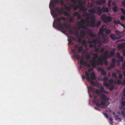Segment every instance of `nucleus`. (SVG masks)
Instances as JSON below:
<instances>
[{
  "label": "nucleus",
  "mask_w": 125,
  "mask_h": 125,
  "mask_svg": "<svg viewBox=\"0 0 125 125\" xmlns=\"http://www.w3.org/2000/svg\"><path fill=\"white\" fill-rule=\"evenodd\" d=\"M105 25H103L101 28L100 29L99 33L101 35V36H100L97 37L96 39L93 40L90 42L94 43V44H99V46H101L102 45V43H107L109 42V40L108 38L104 34V31L106 29V27Z\"/></svg>",
  "instance_id": "f257e3e1"
},
{
  "label": "nucleus",
  "mask_w": 125,
  "mask_h": 125,
  "mask_svg": "<svg viewBox=\"0 0 125 125\" xmlns=\"http://www.w3.org/2000/svg\"><path fill=\"white\" fill-rule=\"evenodd\" d=\"M62 19L64 21H66V19L68 20V18H66L64 17H58L55 19L53 23V26L55 28H58L60 31L63 33L66 32V30L64 29V27L65 26L66 28L70 27L66 23L62 25L61 23V20Z\"/></svg>",
  "instance_id": "f03ea898"
},
{
  "label": "nucleus",
  "mask_w": 125,
  "mask_h": 125,
  "mask_svg": "<svg viewBox=\"0 0 125 125\" xmlns=\"http://www.w3.org/2000/svg\"><path fill=\"white\" fill-rule=\"evenodd\" d=\"M85 20L86 22V26L89 27L97 28L99 27L101 24V22L100 21H99L96 23L95 18H93V16L91 17H86Z\"/></svg>",
  "instance_id": "7ed1b4c3"
},
{
  "label": "nucleus",
  "mask_w": 125,
  "mask_h": 125,
  "mask_svg": "<svg viewBox=\"0 0 125 125\" xmlns=\"http://www.w3.org/2000/svg\"><path fill=\"white\" fill-rule=\"evenodd\" d=\"M100 97L101 98L102 101L101 102V104L98 102L96 100H94L93 101V103L95 104L98 107L100 106L101 105L102 106L101 107L103 108H105L107 107L106 103L108 102V100L110 99L109 98L106 97V95L103 93L101 94Z\"/></svg>",
  "instance_id": "20e7f679"
},
{
  "label": "nucleus",
  "mask_w": 125,
  "mask_h": 125,
  "mask_svg": "<svg viewBox=\"0 0 125 125\" xmlns=\"http://www.w3.org/2000/svg\"><path fill=\"white\" fill-rule=\"evenodd\" d=\"M109 58V52L108 51H106L104 54L102 55V58L103 60L104 61V64L106 65H107L108 62L107 61L108 58Z\"/></svg>",
  "instance_id": "39448f33"
},
{
  "label": "nucleus",
  "mask_w": 125,
  "mask_h": 125,
  "mask_svg": "<svg viewBox=\"0 0 125 125\" xmlns=\"http://www.w3.org/2000/svg\"><path fill=\"white\" fill-rule=\"evenodd\" d=\"M102 60H103L102 58L101 55V57L98 58L97 60H96L95 62H92V60H91L90 61V63L92 66L95 68L97 65H102L103 64Z\"/></svg>",
  "instance_id": "423d86ee"
},
{
  "label": "nucleus",
  "mask_w": 125,
  "mask_h": 125,
  "mask_svg": "<svg viewBox=\"0 0 125 125\" xmlns=\"http://www.w3.org/2000/svg\"><path fill=\"white\" fill-rule=\"evenodd\" d=\"M104 23L111 22L112 20V17L110 16H107L105 14H103L101 17Z\"/></svg>",
  "instance_id": "0eeeda50"
},
{
  "label": "nucleus",
  "mask_w": 125,
  "mask_h": 125,
  "mask_svg": "<svg viewBox=\"0 0 125 125\" xmlns=\"http://www.w3.org/2000/svg\"><path fill=\"white\" fill-rule=\"evenodd\" d=\"M77 23L79 29L83 28L85 30L87 28L86 26V23L84 19H81L80 21L78 22Z\"/></svg>",
  "instance_id": "6e6552de"
},
{
  "label": "nucleus",
  "mask_w": 125,
  "mask_h": 125,
  "mask_svg": "<svg viewBox=\"0 0 125 125\" xmlns=\"http://www.w3.org/2000/svg\"><path fill=\"white\" fill-rule=\"evenodd\" d=\"M85 73L86 75V78L87 81L88 82H90L92 84L94 85H95V82L90 80L89 75L88 72L86 71L85 72Z\"/></svg>",
  "instance_id": "1a4fd4ad"
},
{
  "label": "nucleus",
  "mask_w": 125,
  "mask_h": 125,
  "mask_svg": "<svg viewBox=\"0 0 125 125\" xmlns=\"http://www.w3.org/2000/svg\"><path fill=\"white\" fill-rule=\"evenodd\" d=\"M115 33L117 36L120 38L123 36L125 34L123 32V31L121 32L116 30L115 31Z\"/></svg>",
  "instance_id": "9d476101"
},
{
  "label": "nucleus",
  "mask_w": 125,
  "mask_h": 125,
  "mask_svg": "<svg viewBox=\"0 0 125 125\" xmlns=\"http://www.w3.org/2000/svg\"><path fill=\"white\" fill-rule=\"evenodd\" d=\"M97 70L98 71H100L101 72L102 74L103 75H106L107 73L106 72L104 71L103 68L102 67H98Z\"/></svg>",
  "instance_id": "9b49d317"
},
{
  "label": "nucleus",
  "mask_w": 125,
  "mask_h": 125,
  "mask_svg": "<svg viewBox=\"0 0 125 125\" xmlns=\"http://www.w3.org/2000/svg\"><path fill=\"white\" fill-rule=\"evenodd\" d=\"M114 22L117 26H118V24H120L125 29V25L123 23H121L120 21L119 20L117 21L116 20H114Z\"/></svg>",
  "instance_id": "f8f14e48"
},
{
  "label": "nucleus",
  "mask_w": 125,
  "mask_h": 125,
  "mask_svg": "<svg viewBox=\"0 0 125 125\" xmlns=\"http://www.w3.org/2000/svg\"><path fill=\"white\" fill-rule=\"evenodd\" d=\"M96 7H95L94 8H92L91 9L89 10L88 11L90 12V13L91 14H93L94 13H96Z\"/></svg>",
  "instance_id": "ddd939ff"
},
{
  "label": "nucleus",
  "mask_w": 125,
  "mask_h": 125,
  "mask_svg": "<svg viewBox=\"0 0 125 125\" xmlns=\"http://www.w3.org/2000/svg\"><path fill=\"white\" fill-rule=\"evenodd\" d=\"M97 11L98 15L100 16L102 13V10L99 6H97Z\"/></svg>",
  "instance_id": "4468645a"
},
{
  "label": "nucleus",
  "mask_w": 125,
  "mask_h": 125,
  "mask_svg": "<svg viewBox=\"0 0 125 125\" xmlns=\"http://www.w3.org/2000/svg\"><path fill=\"white\" fill-rule=\"evenodd\" d=\"M80 63L81 64H82L84 66H86L87 64L86 62L83 61V59L82 58L81 59Z\"/></svg>",
  "instance_id": "2eb2a0df"
},
{
  "label": "nucleus",
  "mask_w": 125,
  "mask_h": 125,
  "mask_svg": "<svg viewBox=\"0 0 125 125\" xmlns=\"http://www.w3.org/2000/svg\"><path fill=\"white\" fill-rule=\"evenodd\" d=\"M102 11L104 12H108L109 11L108 8L107 7H105L104 6L102 7Z\"/></svg>",
  "instance_id": "dca6fc26"
},
{
  "label": "nucleus",
  "mask_w": 125,
  "mask_h": 125,
  "mask_svg": "<svg viewBox=\"0 0 125 125\" xmlns=\"http://www.w3.org/2000/svg\"><path fill=\"white\" fill-rule=\"evenodd\" d=\"M80 36L82 38H83L84 37L85 35V31L83 29H81L80 31Z\"/></svg>",
  "instance_id": "f3484780"
},
{
  "label": "nucleus",
  "mask_w": 125,
  "mask_h": 125,
  "mask_svg": "<svg viewBox=\"0 0 125 125\" xmlns=\"http://www.w3.org/2000/svg\"><path fill=\"white\" fill-rule=\"evenodd\" d=\"M125 47V42L122 44H119L118 46V48L119 49H123Z\"/></svg>",
  "instance_id": "a211bd4d"
},
{
  "label": "nucleus",
  "mask_w": 125,
  "mask_h": 125,
  "mask_svg": "<svg viewBox=\"0 0 125 125\" xmlns=\"http://www.w3.org/2000/svg\"><path fill=\"white\" fill-rule=\"evenodd\" d=\"M55 11L58 12L59 13L61 14L62 13V12L63 10V8H62L61 10H59V8L58 7H57L55 8Z\"/></svg>",
  "instance_id": "6ab92c4d"
},
{
  "label": "nucleus",
  "mask_w": 125,
  "mask_h": 125,
  "mask_svg": "<svg viewBox=\"0 0 125 125\" xmlns=\"http://www.w3.org/2000/svg\"><path fill=\"white\" fill-rule=\"evenodd\" d=\"M90 80H94L96 79L95 75L94 73H91Z\"/></svg>",
  "instance_id": "aec40b11"
},
{
  "label": "nucleus",
  "mask_w": 125,
  "mask_h": 125,
  "mask_svg": "<svg viewBox=\"0 0 125 125\" xmlns=\"http://www.w3.org/2000/svg\"><path fill=\"white\" fill-rule=\"evenodd\" d=\"M106 2L105 0H100L97 1V3L99 5H101L104 4Z\"/></svg>",
  "instance_id": "412c9836"
},
{
  "label": "nucleus",
  "mask_w": 125,
  "mask_h": 125,
  "mask_svg": "<svg viewBox=\"0 0 125 125\" xmlns=\"http://www.w3.org/2000/svg\"><path fill=\"white\" fill-rule=\"evenodd\" d=\"M79 9L80 10L84 12H86L87 10V9L86 7H84L83 6L80 8Z\"/></svg>",
  "instance_id": "4be33fe9"
},
{
  "label": "nucleus",
  "mask_w": 125,
  "mask_h": 125,
  "mask_svg": "<svg viewBox=\"0 0 125 125\" xmlns=\"http://www.w3.org/2000/svg\"><path fill=\"white\" fill-rule=\"evenodd\" d=\"M115 51L114 49L110 51L109 53V56L113 57L115 53Z\"/></svg>",
  "instance_id": "5701e85b"
},
{
  "label": "nucleus",
  "mask_w": 125,
  "mask_h": 125,
  "mask_svg": "<svg viewBox=\"0 0 125 125\" xmlns=\"http://www.w3.org/2000/svg\"><path fill=\"white\" fill-rule=\"evenodd\" d=\"M72 7H73V9L74 10H77L78 8H79V7L78 5H75V4L73 5L72 6Z\"/></svg>",
  "instance_id": "b1692460"
},
{
  "label": "nucleus",
  "mask_w": 125,
  "mask_h": 125,
  "mask_svg": "<svg viewBox=\"0 0 125 125\" xmlns=\"http://www.w3.org/2000/svg\"><path fill=\"white\" fill-rule=\"evenodd\" d=\"M110 37L113 40H115L117 39L115 35L114 34H112L110 35Z\"/></svg>",
  "instance_id": "393cba45"
},
{
  "label": "nucleus",
  "mask_w": 125,
  "mask_h": 125,
  "mask_svg": "<svg viewBox=\"0 0 125 125\" xmlns=\"http://www.w3.org/2000/svg\"><path fill=\"white\" fill-rule=\"evenodd\" d=\"M72 7H71L65 5L64 6L65 9L69 11H70L71 10Z\"/></svg>",
  "instance_id": "a878e982"
},
{
  "label": "nucleus",
  "mask_w": 125,
  "mask_h": 125,
  "mask_svg": "<svg viewBox=\"0 0 125 125\" xmlns=\"http://www.w3.org/2000/svg\"><path fill=\"white\" fill-rule=\"evenodd\" d=\"M83 46H81L78 49V52H81L83 51Z\"/></svg>",
  "instance_id": "bb28decb"
},
{
  "label": "nucleus",
  "mask_w": 125,
  "mask_h": 125,
  "mask_svg": "<svg viewBox=\"0 0 125 125\" xmlns=\"http://www.w3.org/2000/svg\"><path fill=\"white\" fill-rule=\"evenodd\" d=\"M112 9L115 12H117V10H118L117 6H116L115 7H113Z\"/></svg>",
  "instance_id": "cd10ccee"
},
{
  "label": "nucleus",
  "mask_w": 125,
  "mask_h": 125,
  "mask_svg": "<svg viewBox=\"0 0 125 125\" xmlns=\"http://www.w3.org/2000/svg\"><path fill=\"white\" fill-rule=\"evenodd\" d=\"M78 2V5L79 7V8L83 6L82 5L83 4V3L82 2L81 0H79Z\"/></svg>",
  "instance_id": "c85d7f7f"
},
{
  "label": "nucleus",
  "mask_w": 125,
  "mask_h": 125,
  "mask_svg": "<svg viewBox=\"0 0 125 125\" xmlns=\"http://www.w3.org/2000/svg\"><path fill=\"white\" fill-rule=\"evenodd\" d=\"M104 85L107 87H109L111 86V84L106 82H104Z\"/></svg>",
  "instance_id": "c756f323"
},
{
  "label": "nucleus",
  "mask_w": 125,
  "mask_h": 125,
  "mask_svg": "<svg viewBox=\"0 0 125 125\" xmlns=\"http://www.w3.org/2000/svg\"><path fill=\"white\" fill-rule=\"evenodd\" d=\"M88 90L90 92H94L95 90L92 87L90 86L88 88Z\"/></svg>",
  "instance_id": "7c9ffc66"
},
{
  "label": "nucleus",
  "mask_w": 125,
  "mask_h": 125,
  "mask_svg": "<svg viewBox=\"0 0 125 125\" xmlns=\"http://www.w3.org/2000/svg\"><path fill=\"white\" fill-rule=\"evenodd\" d=\"M55 4L54 3V2L53 0L52 1H51L49 5L50 7L51 6H54L55 5Z\"/></svg>",
  "instance_id": "2f4dec72"
},
{
  "label": "nucleus",
  "mask_w": 125,
  "mask_h": 125,
  "mask_svg": "<svg viewBox=\"0 0 125 125\" xmlns=\"http://www.w3.org/2000/svg\"><path fill=\"white\" fill-rule=\"evenodd\" d=\"M63 14L65 16H70V14H69V13L67 11H64L63 12Z\"/></svg>",
  "instance_id": "473e14b6"
},
{
  "label": "nucleus",
  "mask_w": 125,
  "mask_h": 125,
  "mask_svg": "<svg viewBox=\"0 0 125 125\" xmlns=\"http://www.w3.org/2000/svg\"><path fill=\"white\" fill-rule=\"evenodd\" d=\"M89 35V36L91 37H95L96 36V35L92 32H90Z\"/></svg>",
  "instance_id": "72a5a7b5"
},
{
  "label": "nucleus",
  "mask_w": 125,
  "mask_h": 125,
  "mask_svg": "<svg viewBox=\"0 0 125 125\" xmlns=\"http://www.w3.org/2000/svg\"><path fill=\"white\" fill-rule=\"evenodd\" d=\"M112 1V0H109L108 3V8L110 9H111V3Z\"/></svg>",
  "instance_id": "f704fd0d"
},
{
  "label": "nucleus",
  "mask_w": 125,
  "mask_h": 125,
  "mask_svg": "<svg viewBox=\"0 0 125 125\" xmlns=\"http://www.w3.org/2000/svg\"><path fill=\"white\" fill-rule=\"evenodd\" d=\"M105 32L106 33L108 34L111 32V31L110 29H107L106 30Z\"/></svg>",
  "instance_id": "c9c22d12"
},
{
  "label": "nucleus",
  "mask_w": 125,
  "mask_h": 125,
  "mask_svg": "<svg viewBox=\"0 0 125 125\" xmlns=\"http://www.w3.org/2000/svg\"><path fill=\"white\" fill-rule=\"evenodd\" d=\"M83 16H87L89 15V13L88 12H84L83 13Z\"/></svg>",
  "instance_id": "e433bc0d"
},
{
  "label": "nucleus",
  "mask_w": 125,
  "mask_h": 125,
  "mask_svg": "<svg viewBox=\"0 0 125 125\" xmlns=\"http://www.w3.org/2000/svg\"><path fill=\"white\" fill-rule=\"evenodd\" d=\"M70 22H73L74 21V18L73 17H71L69 20Z\"/></svg>",
  "instance_id": "4c0bfd02"
},
{
  "label": "nucleus",
  "mask_w": 125,
  "mask_h": 125,
  "mask_svg": "<svg viewBox=\"0 0 125 125\" xmlns=\"http://www.w3.org/2000/svg\"><path fill=\"white\" fill-rule=\"evenodd\" d=\"M120 10L121 11L122 13L124 15H125V10L123 8H121Z\"/></svg>",
  "instance_id": "58836bf2"
},
{
  "label": "nucleus",
  "mask_w": 125,
  "mask_h": 125,
  "mask_svg": "<svg viewBox=\"0 0 125 125\" xmlns=\"http://www.w3.org/2000/svg\"><path fill=\"white\" fill-rule=\"evenodd\" d=\"M74 57L78 60H79L80 59V56L79 55H75Z\"/></svg>",
  "instance_id": "ea45409f"
},
{
  "label": "nucleus",
  "mask_w": 125,
  "mask_h": 125,
  "mask_svg": "<svg viewBox=\"0 0 125 125\" xmlns=\"http://www.w3.org/2000/svg\"><path fill=\"white\" fill-rule=\"evenodd\" d=\"M85 58L89 60L90 58V55L89 54H87L85 56Z\"/></svg>",
  "instance_id": "a19ab883"
},
{
  "label": "nucleus",
  "mask_w": 125,
  "mask_h": 125,
  "mask_svg": "<svg viewBox=\"0 0 125 125\" xmlns=\"http://www.w3.org/2000/svg\"><path fill=\"white\" fill-rule=\"evenodd\" d=\"M118 59L120 60L121 62H123V56H121L120 57L118 58Z\"/></svg>",
  "instance_id": "79ce46f5"
},
{
  "label": "nucleus",
  "mask_w": 125,
  "mask_h": 125,
  "mask_svg": "<svg viewBox=\"0 0 125 125\" xmlns=\"http://www.w3.org/2000/svg\"><path fill=\"white\" fill-rule=\"evenodd\" d=\"M111 66V67L112 68H113L114 67H115L116 65L115 64L113 63H112L110 64Z\"/></svg>",
  "instance_id": "37998d69"
},
{
  "label": "nucleus",
  "mask_w": 125,
  "mask_h": 125,
  "mask_svg": "<svg viewBox=\"0 0 125 125\" xmlns=\"http://www.w3.org/2000/svg\"><path fill=\"white\" fill-rule=\"evenodd\" d=\"M112 63H115V64L116 62V61L115 60V58H113L112 60Z\"/></svg>",
  "instance_id": "c03bdc74"
},
{
  "label": "nucleus",
  "mask_w": 125,
  "mask_h": 125,
  "mask_svg": "<svg viewBox=\"0 0 125 125\" xmlns=\"http://www.w3.org/2000/svg\"><path fill=\"white\" fill-rule=\"evenodd\" d=\"M117 83L118 84H122V82L120 80H118L117 82Z\"/></svg>",
  "instance_id": "a18cd8bd"
},
{
  "label": "nucleus",
  "mask_w": 125,
  "mask_h": 125,
  "mask_svg": "<svg viewBox=\"0 0 125 125\" xmlns=\"http://www.w3.org/2000/svg\"><path fill=\"white\" fill-rule=\"evenodd\" d=\"M94 57L96 58H98V54L97 53H94Z\"/></svg>",
  "instance_id": "49530a36"
},
{
  "label": "nucleus",
  "mask_w": 125,
  "mask_h": 125,
  "mask_svg": "<svg viewBox=\"0 0 125 125\" xmlns=\"http://www.w3.org/2000/svg\"><path fill=\"white\" fill-rule=\"evenodd\" d=\"M103 114L106 118H108L109 117V115L107 113H103Z\"/></svg>",
  "instance_id": "de8ad7c7"
},
{
  "label": "nucleus",
  "mask_w": 125,
  "mask_h": 125,
  "mask_svg": "<svg viewBox=\"0 0 125 125\" xmlns=\"http://www.w3.org/2000/svg\"><path fill=\"white\" fill-rule=\"evenodd\" d=\"M62 6L65 5L63 1L62 0H61L59 2Z\"/></svg>",
  "instance_id": "09e8293b"
},
{
  "label": "nucleus",
  "mask_w": 125,
  "mask_h": 125,
  "mask_svg": "<svg viewBox=\"0 0 125 125\" xmlns=\"http://www.w3.org/2000/svg\"><path fill=\"white\" fill-rule=\"evenodd\" d=\"M82 43L83 45H85L86 44V42L85 40H83L82 41Z\"/></svg>",
  "instance_id": "8fccbe9b"
},
{
  "label": "nucleus",
  "mask_w": 125,
  "mask_h": 125,
  "mask_svg": "<svg viewBox=\"0 0 125 125\" xmlns=\"http://www.w3.org/2000/svg\"><path fill=\"white\" fill-rule=\"evenodd\" d=\"M82 38L78 37V42L79 43H80L81 42V41L82 40Z\"/></svg>",
  "instance_id": "3c124183"
},
{
  "label": "nucleus",
  "mask_w": 125,
  "mask_h": 125,
  "mask_svg": "<svg viewBox=\"0 0 125 125\" xmlns=\"http://www.w3.org/2000/svg\"><path fill=\"white\" fill-rule=\"evenodd\" d=\"M104 48H102L100 50V52L101 53H102L104 52Z\"/></svg>",
  "instance_id": "603ef678"
},
{
  "label": "nucleus",
  "mask_w": 125,
  "mask_h": 125,
  "mask_svg": "<svg viewBox=\"0 0 125 125\" xmlns=\"http://www.w3.org/2000/svg\"><path fill=\"white\" fill-rule=\"evenodd\" d=\"M79 14L78 12H76L73 13V15L75 16H78Z\"/></svg>",
  "instance_id": "864d4df0"
},
{
  "label": "nucleus",
  "mask_w": 125,
  "mask_h": 125,
  "mask_svg": "<svg viewBox=\"0 0 125 125\" xmlns=\"http://www.w3.org/2000/svg\"><path fill=\"white\" fill-rule=\"evenodd\" d=\"M100 91L101 92H104L105 90L104 88L103 87H101L100 90Z\"/></svg>",
  "instance_id": "5fc2aeb1"
},
{
  "label": "nucleus",
  "mask_w": 125,
  "mask_h": 125,
  "mask_svg": "<svg viewBox=\"0 0 125 125\" xmlns=\"http://www.w3.org/2000/svg\"><path fill=\"white\" fill-rule=\"evenodd\" d=\"M71 0L72 2L75 4H76L77 2V0Z\"/></svg>",
  "instance_id": "6e6d98bb"
},
{
  "label": "nucleus",
  "mask_w": 125,
  "mask_h": 125,
  "mask_svg": "<svg viewBox=\"0 0 125 125\" xmlns=\"http://www.w3.org/2000/svg\"><path fill=\"white\" fill-rule=\"evenodd\" d=\"M116 55L118 58H119V57L121 56L120 53L119 52H117L116 53Z\"/></svg>",
  "instance_id": "4d7b16f0"
},
{
  "label": "nucleus",
  "mask_w": 125,
  "mask_h": 125,
  "mask_svg": "<svg viewBox=\"0 0 125 125\" xmlns=\"http://www.w3.org/2000/svg\"><path fill=\"white\" fill-rule=\"evenodd\" d=\"M104 81H107L108 80V78L107 77H104L103 79Z\"/></svg>",
  "instance_id": "13d9d810"
},
{
  "label": "nucleus",
  "mask_w": 125,
  "mask_h": 125,
  "mask_svg": "<svg viewBox=\"0 0 125 125\" xmlns=\"http://www.w3.org/2000/svg\"><path fill=\"white\" fill-rule=\"evenodd\" d=\"M113 80L112 79H110L109 81V83L111 84H112L113 83Z\"/></svg>",
  "instance_id": "bf43d9fd"
},
{
  "label": "nucleus",
  "mask_w": 125,
  "mask_h": 125,
  "mask_svg": "<svg viewBox=\"0 0 125 125\" xmlns=\"http://www.w3.org/2000/svg\"><path fill=\"white\" fill-rule=\"evenodd\" d=\"M58 16V13H54L53 14V17L54 18H56Z\"/></svg>",
  "instance_id": "052dcab7"
},
{
  "label": "nucleus",
  "mask_w": 125,
  "mask_h": 125,
  "mask_svg": "<svg viewBox=\"0 0 125 125\" xmlns=\"http://www.w3.org/2000/svg\"><path fill=\"white\" fill-rule=\"evenodd\" d=\"M94 48L95 49V51L96 52H98L99 49L98 48H96V46H95L94 47Z\"/></svg>",
  "instance_id": "680f3d73"
},
{
  "label": "nucleus",
  "mask_w": 125,
  "mask_h": 125,
  "mask_svg": "<svg viewBox=\"0 0 125 125\" xmlns=\"http://www.w3.org/2000/svg\"><path fill=\"white\" fill-rule=\"evenodd\" d=\"M112 75L113 77H116V73H113L112 74Z\"/></svg>",
  "instance_id": "e2e57ef3"
},
{
  "label": "nucleus",
  "mask_w": 125,
  "mask_h": 125,
  "mask_svg": "<svg viewBox=\"0 0 125 125\" xmlns=\"http://www.w3.org/2000/svg\"><path fill=\"white\" fill-rule=\"evenodd\" d=\"M72 53L74 54H75L76 53V51L75 49L72 50Z\"/></svg>",
  "instance_id": "0e129e2a"
},
{
  "label": "nucleus",
  "mask_w": 125,
  "mask_h": 125,
  "mask_svg": "<svg viewBox=\"0 0 125 125\" xmlns=\"http://www.w3.org/2000/svg\"><path fill=\"white\" fill-rule=\"evenodd\" d=\"M95 93L96 94H99L100 93V91L98 90L97 89L95 90Z\"/></svg>",
  "instance_id": "69168bd1"
},
{
  "label": "nucleus",
  "mask_w": 125,
  "mask_h": 125,
  "mask_svg": "<svg viewBox=\"0 0 125 125\" xmlns=\"http://www.w3.org/2000/svg\"><path fill=\"white\" fill-rule=\"evenodd\" d=\"M121 19L122 20H125V18L124 15H122L121 17Z\"/></svg>",
  "instance_id": "338daca9"
},
{
  "label": "nucleus",
  "mask_w": 125,
  "mask_h": 125,
  "mask_svg": "<svg viewBox=\"0 0 125 125\" xmlns=\"http://www.w3.org/2000/svg\"><path fill=\"white\" fill-rule=\"evenodd\" d=\"M122 4L123 6L125 7V0L123 1L122 2Z\"/></svg>",
  "instance_id": "774afa93"
}]
</instances>
